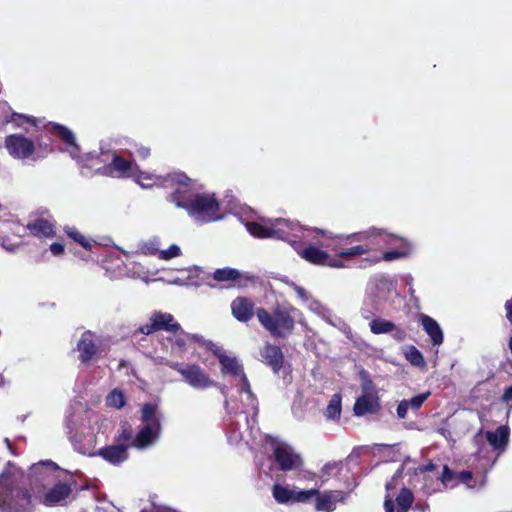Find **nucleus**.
<instances>
[{"instance_id": "f257e3e1", "label": "nucleus", "mask_w": 512, "mask_h": 512, "mask_svg": "<svg viewBox=\"0 0 512 512\" xmlns=\"http://www.w3.org/2000/svg\"><path fill=\"white\" fill-rule=\"evenodd\" d=\"M314 232L331 240V244L323 245L334 252L329 254L326 250L314 244H308L301 249H296L298 255L310 264L330 268L347 267L344 259L361 256L371 252L375 244V237L371 233L334 234L329 230L314 228Z\"/></svg>"}, {"instance_id": "f03ea898", "label": "nucleus", "mask_w": 512, "mask_h": 512, "mask_svg": "<svg viewBox=\"0 0 512 512\" xmlns=\"http://www.w3.org/2000/svg\"><path fill=\"white\" fill-rule=\"evenodd\" d=\"M0 512H33L30 492L6 471L0 474Z\"/></svg>"}, {"instance_id": "7ed1b4c3", "label": "nucleus", "mask_w": 512, "mask_h": 512, "mask_svg": "<svg viewBox=\"0 0 512 512\" xmlns=\"http://www.w3.org/2000/svg\"><path fill=\"white\" fill-rule=\"evenodd\" d=\"M295 310L292 306L277 305L273 314H270L265 308H256V316L260 324L273 337L285 338L291 334L295 328V320L292 312Z\"/></svg>"}, {"instance_id": "20e7f679", "label": "nucleus", "mask_w": 512, "mask_h": 512, "mask_svg": "<svg viewBox=\"0 0 512 512\" xmlns=\"http://www.w3.org/2000/svg\"><path fill=\"white\" fill-rule=\"evenodd\" d=\"M141 421L144 426L130 441V445L137 449H144L152 445L161 434V413L158 410V405L152 402L145 403L141 408Z\"/></svg>"}, {"instance_id": "39448f33", "label": "nucleus", "mask_w": 512, "mask_h": 512, "mask_svg": "<svg viewBox=\"0 0 512 512\" xmlns=\"http://www.w3.org/2000/svg\"><path fill=\"white\" fill-rule=\"evenodd\" d=\"M132 429L129 425H122L114 436V443L100 448L96 455L111 465L119 466L129 458L128 449L131 446Z\"/></svg>"}, {"instance_id": "423d86ee", "label": "nucleus", "mask_w": 512, "mask_h": 512, "mask_svg": "<svg viewBox=\"0 0 512 512\" xmlns=\"http://www.w3.org/2000/svg\"><path fill=\"white\" fill-rule=\"evenodd\" d=\"M168 366L178 372L182 380L195 389L204 390L216 386V382L198 364L170 362Z\"/></svg>"}, {"instance_id": "0eeeda50", "label": "nucleus", "mask_w": 512, "mask_h": 512, "mask_svg": "<svg viewBox=\"0 0 512 512\" xmlns=\"http://www.w3.org/2000/svg\"><path fill=\"white\" fill-rule=\"evenodd\" d=\"M363 233H371L375 237V244L371 251L375 250L377 246H380L381 243L385 244H397L399 243V248L395 250L385 251L382 254L381 259L387 262L405 258L410 254V244L409 242L403 238L394 234L386 233L384 230L372 228L368 231H364Z\"/></svg>"}, {"instance_id": "6e6552de", "label": "nucleus", "mask_w": 512, "mask_h": 512, "mask_svg": "<svg viewBox=\"0 0 512 512\" xmlns=\"http://www.w3.org/2000/svg\"><path fill=\"white\" fill-rule=\"evenodd\" d=\"M219 210V202L213 195L199 193L189 204L187 213L198 220L210 222L218 219Z\"/></svg>"}, {"instance_id": "1a4fd4ad", "label": "nucleus", "mask_w": 512, "mask_h": 512, "mask_svg": "<svg viewBox=\"0 0 512 512\" xmlns=\"http://www.w3.org/2000/svg\"><path fill=\"white\" fill-rule=\"evenodd\" d=\"M178 330H181V325L175 320V317L171 313L156 310L151 314L149 322L139 326V328L134 331L133 335H150L157 331L177 333Z\"/></svg>"}, {"instance_id": "9d476101", "label": "nucleus", "mask_w": 512, "mask_h": 512, "mask_svg": "<svg viewBox=\"0 0 512 512\" xmlns=\"http://www.w3.org/2000/svg\"><path fill=\"white\" fill-rule=\"evenodd\" d=\"M76 349L79 352L80 362L87 365L101 354L100 340L94 332L86 330L81 334Z\"/></svg>"}, {"instance_id": "9b49d317", "label": "nucleus", "mask_w": 512, "mask_h": 512, "mask_svg": "<svg viewBox=\"0 0 512 512\" xmlns=\"http://www.w3.org/2000/svg\"><path fill=\"white\" fill-rule=\"evenodd\" d=\"M4 146L8 153L16 159H28L35 153L34 141L20 134L6 136Z\"/></svg>"}, {"instance_id": "f8f14e48", "label": "nucleus", "mask_w": 512, "mask_h": 512, "mask_svg": "<svg viewBox=\"0 0 512 512\" xmlns=\"http://www.w3.org/2000/svg\"><path fill=\"white\" fill-rule=\"evenodd\" d=\"M273 457L279 469L285 472L299 470L304 464L302 457L286 445H277L273 449Z\"/></svg>"}, {"instance_id": "ddd939ff", "label": "nucleus", "mask_w": 512, "mask_h": 512, "mask_svg": "<svg viewBox=\"0 0 512 512\" xmlns=\"http://www.w3.org/2000/svg\"><path fill=\"white\" fill-rule=\"evenodd\" d=\"M261 361L272 369L274 373H279L283 368L285 357L279 346L265 343L259 351Z\"/></svg>"}, {"instance_id": "4468645a", "label": "nucleus", "mask_w": 512, "mask_h": 512, "mask_svg": "<svg viewBox=\"0 0 512 512\" xmlns=\"http://www.w3.org/2000/svg\"><path fill=\"white\" fill-rule=\"evenodd\" d=\"M231 312L236 320L247 323L256 314L255 303L248 297L238 296L231 302Z\"/></svg>"}, {"instance_id": "2eb2a0df", "label": "nucleus", "mask_w": 512, "mask_h": 512, "mask_svg": "<svg viewBox=\"0 0 512 512\" xmlns=\"http://www.w3.org/2000/svg\"><path fill=\"white\" fill-rule=\"evenodd\" d=\"M370 331L375 335L387 334L394 332L393 338L397 341H404L407 333L404 329L399 328L394 322L376 317L369 323Z\"/></svg>"}, {"instance_id": "dca6fc26", "label": "nucleus", "mask_w": 512, "mask_h": 512, "mask_svg": "<svg viewBox=\"0 0 512 512\" xmlns=\"http://www.w3.org/2000/svg\"><path fill=\"white\" fill-rule=\"evenodd\" d=\"M72 493L69 483L58 481L43 496L42 503L45 506H55L67 499Z\"/></svg>"}, {"instance_id": "f3484780", "label": "nucleus", "mask_w": 512, "mask_h": 512, "mask_svg": "<svg viewBox=\"0 0 512 512\" xmlns=\"http://www.w3.org/2000/svg\"><path fill=\"white\" fill-rule=\"evenodd\" d=\"M26 228L36 238L49 239L56 235V224L45 218H36L27 223Z\"/></svg>"}, {"instance_id": "a211bd4d", "label": "nucleus", "mask_w": 512, "mask_h": 512, "mask_svg": "<svg viewBox=\"0 0 512 512\" xmlns=\"http://www.w3.org/2000/svg\"><path fill=\"white\" fill-rule=\"evenodd\" d=\"M316 496L315 509L317 511L332 512L336 509V503L342 502L345 495L342 491L329 490L319 493Z\"/></svg>"}, {"instance_id": "6ab92c4d", "label": "nucleus", "mask_w": 512, "mask_h": 512, "mask_svg": "<svg viewBox=\"0 0 512 512\" xmlns=\"http://www.w3.org/2000/svg\"><path fill=\"white\" fill-rule=\"evenodd\" d=\"M381 409L377 395L361 394L355 401L353 411L356 416L377 414Z\"/></svg>"}, {"instance_id": "aec40b11", "label": "nucleus", "mask_w": 512, "mask_h": 512, "mask_svg": "<svg viewBox=\"0 0 512 512\" xmlns=\"http://www.w3.org/2000/svg\"><path fill=\"white\" fill-rule=\"evenodd\" d=\"M134 163L118 154H113L111 162L104 166V173L113 176L117 173L119 177H129L132 175Z\"/></svg>"}, {"instance_id": "412c9836", "label": "nucleus", "mask_w": 512, "mask_h": 512, "mask_svg": "<svg viewBox=\"0 0 512 512\" xmlns=\"http://www.w3.org/2000/svg\"><path fill=\"white\" fill-rule=\"evenodd\" d=\"M418 320L422 325L423 330L430 337L432 344L434 346L441 345L444 341V335L438 322L429 315L423 313L418 314Z\"/></svg>"}, {"instance_id": "4be33fe9", "label": "nucleus", "mask_w": 512, "mask_h": 512, "mask_svg": "<svg viewBox=\"0 0 512 512\" xmlns=\"http://www.w3.org/2000/svg\"><path fill=\"white\" fill-rule=\"evenodd\" d=\"M510 429L507 425L499 426L495 431H488L486 439L494 450L503 452L508 444Z\"/></svg>"}, {"instance_id": "5701e85b", "label": "nucleus", "mask_w": 512, "mask_h": 512, "mask_svg": "<svg viewBox=\"0 0 512 512\" xmlns=\"http://www.w3.org/2000/svg\"><path fill=\"white\" fill-rule=\"evenodd\" d=\"M296 224L292 221L278 218L271 224V238L283 241H291L292 232L295 230Z\"/></svg>"}, {"instance_id": "b1692460", "label": "nucleus", "mask_w": 512, "mask_h": 512, "mask_svg": "<svg viewBox=\"0 0 512 512\" xmlns=\"http://www.w3.org/2000/svg\"><path fill=\"white\" fill-rule=\"evenodd\" d=\"M198 193L194 192L192 187L176 188L170 195L169 201L174 203L176 207L187 211L189 204L193 202L194 197Z\"/></svg>"}, {"instance_id": "393cba45", "label": "nucleus", "mask_w": 512, "mask_h": 512, "mask_svg": "<svg viewBox=\"0 0 512 512\" xmlns=\"http://www.w3.org/2000/svg\"><path fill=\"white\" fill-rule=\"evenodd\" d=\"M46 132L58 137L66 146L78 149L73 132L66 126L58 123H49L46 126Z\"/></svg>"}, {"instance_id": "a878e982", "label": "nucleus", "mask_w": 512, "mask_h": 512, "mask_svg": "<svg viewBox=\"0 0 512 512\" xmlns=\"http://www.w3.org/2000/svg\"><path fill=\"white\" fill-rule=\"evenodd\" d=\"M221 373L237 377L244 371L243 366L236 357L221 356L220 357Z\"/></svg>"}, {"instance_id": "bb28decb", "label": "nucleus", "mask_w": 512, "mask_h": 512, "mask_svg": "<svg viewBox=\"0 0 512 512\" xmlns=\"http://www.w3.org/2000/svg\"><path fill=\"white\" fill-rule=\"evenodd\" d=\"M272 495L279 504H288L293 501L294 490L276 483L272 486Z\"/></svg>"}, {"instance_id": "cd10ccee", "label": "nucleus", "mask_w": 512, "mask_h": 512, "mask_svg": "<svg viewBox=\"0 0 512 512\" xmlns=\"http://www.w3.org/2000/svg\"><path fill=\"white\" fill-rule=\"evenodd\" d=\"M413 501V492L410 489L403 487L400 490L398 496L396 497L397 512H408V510L413 504Z\"/></svg>"}, {"instance_id": "c85d7f7f", "label": "nucleus", "mask_w": 512, "mask_h": 512, "mask_svg": "<svg viewBox=\"0 0 512 512\" xmlns=\"http://www.w3.org/2000/svg\"><path fill=\"white\" fill-rule=\"evenodd\" d=\"M240 278V272L234 268L216 269L213 273V279L217 282H236Z\"/></svg>"}, {"instance_id": "c756f323", "label": "nucleus", "mask_w": 512, "mask_h": 512, "mask_svg": "<svg viewBox=\"0 0 512 512\" xmlns=\"http://www.w3.org/2000/svg\"><path fill=\"white\" fill-rule=\"evenodd\" d=\"M247 231L255 238L266 239L271 238V226H266L258 222H247Z\"/></svg>"}, {"instance_id": "7c9ffc66", "label": "nucleus", "mask_w": 512, "mask_h": 512, "mask_svg": "<svg viewBox=\"0 0 512 512\" xmlns=\"http://www.w3.org/2000/svg\"><path fill=\"white\" fill-rule=\"evenodd\" d=\"M404 355L406 360L409 361L411 365L419 368L426 367V361L423 354L415 346H408L404 352Z\"/></svg>"}, {"instance_id": "2f4dec72", "label": "nucleus", "mask_w": 512, "mask_h": 512, "mask_svg": "<svg viewBox=\"0 0 512 512\" xmlns=\"http://www.w3.org/2000/svg\"><path fill=\"white\" fill-rule=\"evenodd\" d=\"M10 121L16 126L24 129L26 133H29L30 130L25 126L26 124L37 127L38 120L35 117L27 116L20 113H12Z\"/></svg>"}, {"instance_id": "473e14b6", "label": "nucleus", "mask_w": 512, "mask_h": 512, "mask_svg": "<svg viewBox=\"0 0 512 512\" xmlns=\"http://www.w3.org/2000/svg\"><path fill=\"white\" fill-rule=\"evenodd\" d=\"M341 396L335 394L332 396L329 404L326 407L325 416L329 419H339L341 415Z\"/></svg>"}, {"instance_id": "72a5a7b5", "label": "nucleus", "mask_w": 512, "mask_h": 512, "mask_svg": "<svg viewBox=\"0 0 512 512\" xmlns=\"http://www.w3.org/2000/svg\"><path fill=\"white\" fill-rule=\"evenodd\" d=\"M362 394L377 395L375 384L370 373L364 369L359 372Z\"/></svg>"}, {"instance_id": "f704fd0d", "label": "nucleus", "mask_w": 512, "mask_h": 512, "mask_svg": "<svg viewBox=\"0 0 512 512\" xmlns=\"http://www.w3.org/2000/svg\"><path fill=\"white\" fill-rule=\"evenodd\" d=\"M65 233L69 238L78 243L84 249L90 250L92 245L89 239H87L77 228L67 227Z\"/></svg>"}, {"instance_id": "c9c22d12", "label": "nucleus", "mask_w": 512, "mask_h": 512, "mask_svg": "<svg viewBox=\"0 0 512 512\" xmlns=\"http://www.w3.org/2000/svg\"><path fill=\"white\" fill-rule=\"evenodd\" d=\"M173 334L174 338H168V340L172 341L173 345L177 347L179 352H185L187 350V345L189 344L188 333L181 328V330H178L177 333Z\"/></svg>"}, {"instance_id": "e433bc0d", "label": "nucleus", "mask_w": 512, "mask_h": 512, "mask_svg": "<svg viewBox=\"0 0 512 512\" xmlns=\"http://www.w3.org/2000/svg\"><path fill=\"white\" fill-rule=\"evenodd\" d=\"M439 480L445 487H455L457 485V472L450 469L448 465H444Z\"/></svg>"}, {"instance_id": "4c0bfd02", "label": "nucleus", "mask_w": 512, "mask_h": 512, "mask_svg": "<svg viewBox=\"0 0 512 512\" xmlns=\"http://www.w3.org/2000/svg\"><path fill=\"white\" fill-rule=\"evenodd\" d=\"M106 402L109 406L119 409L125 405V396L122 391L114 389L107 396Z\"/></svg>"}, {"instance_id": "58836bf2", "label": "nucleus", "mask_w": 512, "mask_h": 512, "mask_svg": "<svg viewBox=\"0 0 512 512\" xmlns=\"http://www.w3.org/2000/svg\"><path fill=\"white\" fill-rule=\"evenodd\" d=\"M317 494H318V489H316V488L309 489V490L294 491L292 503L309 502Z\"/></svg>"}, {"instance_id": "ea45409f", "label": "nucleus", "mask_w": 512, "mask_h": 512, "mask_svg": "<svg viewBox=\"0 0 512 512\" xmlns=\"http://www.w3.org/2000/svg\"><path fill=\"white\" fill-rule=\"evenodd\" d=\"M429 396H430V392L417 394V395L413 396L410 400H407L408 406L410 408H412L413 410H419L421 408V406L423 405V403L428 399Z\"/></svg>"}, {"instance_id": "a19ab883", "label": "nucleus", "mask_w": 512, "mask_h": 512, "mask_svg": "<svg viewBox=\"0 0 512 512\" xmlns=\"http://www.w3.org/2000/svg\"><path fill=\"white\" fill-rule=\"evenodd\" d=\"M181 254V249L176 244H172L168 249L160 251V259L162 260H170L172 258L178 257Z\"/></svg>"}, {"instance_id": "79ce46f5", "label": "nucleus", "mask_w": 512, "mask_h": 512, "mask_svg": "<svg viewBox=\"0 0 512 512\" xmlns=\"http://www.w3.org/2000/svg\"><path fill=\"white\" fill-rule=\"evenodd\" d=\"M172 181L178 185L177 188H187L193 186V180L190 179L185 173L174 174V176L172 177Z\"/></svg>"}, {"instance_id": "37998d69", "label": "nucleus", "mask_w": 512, "mask_h": 512, "mask_svg": "<svg viewBox=\"0 0 512 512\" xmlns=\"http://www.w3.org/2000/svg\"><path fill=\"white\" fill-rule=\"evenodd\" d=\"M361 316L366 319H373L375 318V314L379 312V309L377 306H375L373 303H365L363 307L361 308Z\"/></svg>"}, {"instance_id": "c03bdc74", "label": "nucleus", "mask_w": 512, "mask_h": 512, "mask_svg": "<svg viewBox=\"0 0 512 512\" xmlns=\"http://www.w3.org/2000/svg\"><path fill=\"white\" fill-rule=\"evenodd\" d=\"M473 473L469 470H463L461 472H457V484L464 483L468 488H474L475 485L472 484Z\"/></svg>"}, {"instance_id": "a18cd8bd", "label": "nucleus", "mask_w": 512, "mask_h": 512, "mask_svg": "<svg viewBox=\"0 0 512 512\" xmlns=\"http://www.w3.org/2000/svg\"><path fill=\"white\" fill-rule=\"evenodd\" d=\"M35 146L37 145L42 151L45 153H52L54 152V148L51 142L50 137H48V141H45L43 139V135H39L35 139Z\"/></svg>"}, {"instance_id": "49530a36", "label": "nucleus", "mask_w": 512, "mask_h": 512, "mask_svg": "<svg viewBox=\"0 0 512 512\" xmlns=\"http://www.w3.org/2000/svg\"><path fill=\"white\" fill-rule=\"evenodd\" d=\"M238 377L240 379V385H241L240 392H244V393H247L248 395L252 396L253 392H252V389L250 386V382H249L246 374L244 373V371Z\"/></svg>"}, {"instance_id": "de8ad7c7", "label": "nucleus", "mask_w": 512, "mask_h": 512, "mask_svg": "<svg viewBox=\"0 0 512 512\" xmlns=\"http://www.w3.org/2000/svg\"><path fill=\"white\" fill-rule=\"evenodd\" d=\"M188 339H189V343H198L200 344L201 346H204V347H208V346H213L214 347V343L211 342V341H206L203 336L201 335H198V334H190L188 333Z\"/></svg>"}, {"instance_id": "09e8293b", "label": "nucleus", "mask_w": 512, "mask_h": 512, "mask_svg": "<svg viewBox=\"0 0 512 512\" xmlns=\"http://www.w3.org/2000/svg\"><path fill=\"white\" fill-rule=\"evenodd\" d=\"M408 409H409V406H408V401L407 400H402L398 406H397V416L400 418V419H405L406 416H407V412H408Z\"/></svg>"}, {"instance_id": "8fccbe9b", "label": "nucleus", "mask_w": 512, "mask_h": 512, "mask_svg": "<svg viewBox=\"0 0 512 512\" xmlns=\"http://www.w3.org/2000/svg\"><path fill=\"white\" fill-rule=\"evenodd\" d=\"M136 155L140 159H147L150 156V148L142 146V145H135V151Z\"/></svg>"}, {"instance_id": "3c124183", "label": "nucleus", "mask_w": 512, "mask_h": 512, "mask_svg": "<svg viewBox=\"0 0 512 512\" xmlns=\"http://www.w3.org/2000/svg\"><path fill=\"white\" fill-rule=\"evenodd\" d=\"M501 401L512 407V385L504 390L501 396Z\"/></svg>"}, {"instance_id": "603ef678", "label": "nucleus", "mask_w": 512, "mask_h": 512, "mask_svg": "<svg viewBox=\"0 0 512 512\" xmlns=\"http://www.w3.org/2000/svg\"><path fill=\"white\" fill-rule=\"evenodd\" d=\"M50 251L53 255L59 256L62 255L65 251V247L62 243L54 242L50 245Z\"/></svg>"}, {"instance_id": "864d4df0", "label": "nucleus", "mask_w": 512, "mask_h": 512, "mask_svg": "<svg viewBox=\"0 0 512 512\" xmlns=\"http://www.w3.org/2000/svg\"><path fill=\"white\" fill-rule=\"evenodd\" d=\"M206 348H207L208 350H210V351L213 353V355H214L215 357H217V359H218V361H219V362H220V357H221V356H227V355L223 352V350H222L221 348H219L218 346H216L215 344H214V347H213V346H208V347H206Z\"/></svg>"}, {"instance_id": "5fc2aeb1", "label": "nucleus", "mask_w": 512, "mask_h": 512, "mask_svg": "<svg viewBox=\"0 0 512 512\" xmlns=\"http://www.w3.org/2000/svg\"><path fill=\"white\" fill-rule=\"evenodd\" d=\"M206 348H207L208 350H210V351L213 353V355H214L215 357H217V359H218V361H219V362H220V357H221V356H227V355L223 352V350H222L221 348H219L218 346H216L215 344H214V347H213V346H208V347H206Z\"/></svg>"}, {"instance_id": "6e6d98bb", "label": "nucleus", "mask_w": 512, "mask_h": 512, "mask_svg": "<svg viewBox=\"0 0 512 512\" xmlns=\"http://www.w3.org/2000/svg\"><path fill=\"white\" fill-rule=\"evenodd\" d=\"M506 319L512 324V298L505 303Z\"/></svg>"}, {"instance_id": "4d7b16f0", "label": "nucleus", "mask_w": 512, "mask_h": 512, "mask_svg": "<svg viewBox=\"0 0 512 512\" xmlns=\"http://www.w3.org/2000/svg\"><path fill=\"white\" fill-rule=\"evenodd\" d=\"M385 512H394V502L391 499H386L384 502Z\"/></svg>"}, {"instance_id": "13d9d810", "label": "nucleus", "mask_w": 512, "mask_h": 512, "mask_svg": "<svg viewBox=\"0 0 512 512\" xmlns=\"http://www.w3.org/2000/svg\"><path fill=\"white\" fill-rule=\"evenodd\" d=\"M336 467L335 464H331V463H327L324 465V467L322 468V472L323 474L325 475H329L331 473V471Z\"/></svg>"}, {"instance_id": "bf43d9fd", "label": "nucleus", "mask_w": 512, "mask_h": 512, "mask_svg": "<svg viewBox=\"0 0 512 512\" xmlns=\"http://www.w3.org/2000/svg\"><path fill=\"white\" fill-rule=\"evenodd\" d=\"M435 468H436L435 464L428 463V464L424 465L420 470H421V472H428V471H433Z\"/></svg>"}, {"instance_id": "052dcab7", "label": "nucleus", "mask_w": 512, "mask_h": 512, "mask_svg": "<svg viewBox=\"0 0 512 512\" xmlns=\"http://www.w3.org/2000/svg\"><path fill=\"white\" fill-rule=\"evenodd\" d=\"M483 384H484V382H483V381L478 382V383L474 386V388L472 389V393H473V394H475L476 392H478V391L480 390V387H481Z\"/></svg>"}, {"instance_id": "680f3d73", "label": "nucleus", "mask_w": 512, "mask_h": 512, "mask_svg": "<svg viewBox=\"0 0 512 512\" xmlns=\"http://www.w3.org/2000/svg\"><path fill=\"white\" fill-rule=\"evenodd\" d=\"M296 291L301 296H304V294H305V290L302 287H297Z\"/></svg>"}, {"instance_id": "e2e57ef3", "label": "nucleus", "mask_w": 512, "mask_h": 512, "mask_svg": "<svg viewBox=\"0 0 512 512\" xmlns=\"http://www.w3.org/2000/svg\"><path fill=\"white\" fill-rule=\"evenodd\" d=\"M45 464L53 466V468H55V469H58V466L52 461H47Z\"/></svg>"}, {"instance_id": "0e129e2a", "label": "nucleus", "mask_w": 512, "mask_h": 512, "mask_svg": "<svg viewBox=\"0 0 512 512\" xmlns=\"http://www.w3.org/2000/svg\"><path fill=\"white\" fill-rule=\"evenodd\" d=\"M5 442H6L7 446H8V448L11 449V443H10L8 438L5 439Z\"/></svg>"}, {"instance_id": "69168bd1", "label": "nucleus", "mask_w": 512, "mask_h": 512, "mask_svg": "<svg viewBox=\"0 0 512 512\" xmlns=\"http://www.w3.org/2000/svg\"><path fill=\"white\" fill-rule=\"evenodd\" d=\"M140 512H148L146 509H142Z\"/></svg>"}]
</instances>
